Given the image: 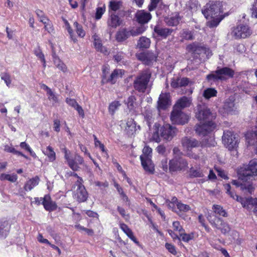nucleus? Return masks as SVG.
<instances>
[{
  "instance_id": "nucleus-1",
  "label": "nucleus",
  "mask_w": 257,
  "mask_h": 257,
  "mask_svg": "<svg viewBox=\"0 0 257 257\" xmlns=\"http://www.w3.org/2000/svg\"><path fill=\"white\" fill-rule=\"evenodd\" d=\"M216 113L212 112L205 105H198L195 117L200 122L195 126V131L200 136H206L213 132L217 128Z\"/></svg>"
},
{
  "instance_id": "nucleus-2",
  "label": "nucleus",
  "mask_w": 257,
  "mask_h": 257,
  "mask_svg": "<svg viewBox=\"0 0 257 257\" xmlns=\"http://www.w3.org/2000/svg\"><path fill=\"white\" fill-rule=\"evenodd\" d=\"M181 144L183 148L186 149V156L190 159L198 160L202 154L201 149H197L199 147L202 148L203 145L200 141L195 139H190L187 137L181 140Z\"/></svg>"
},
{
  "instance_id": "nucleus-3",
  "label": "nucleus",
  "mask_w": 257,
  "mask_h": 257,
  "mask_svg": "<svg viewBox=\"0 0 257 257\" xmlns=\"http://www.w3.org/2000/svg\"><path fill=\"white\" fill-rule=\"evenodd\" d=\"M239 179L242 181H249L257 179V160H252L248 165H243L237 171Z\"/></svg>"
},
{
  "instance_id": "nucleus-4",
  "label": "nucleus",
  "mask_w": 257,
  "mask_h": 257,
  "mask_svg": "<svg viewBox=\"0 0 257 257\" xmlns=\"http://www.w3.org/2000/svg\"><path fill=\"white\" fill-rule=\"evenodd\" d=\"M155 126L157 130L154 133L153 138L156 142H160L161 140L160 136L167 141H171L176 135V127L172 126L169 124H165L159 128V124L155 123Z\"/></svg>"
},
{
  "instance_id": "nucleus-5",
  "label": "nucleus",
  "mask_w": 257,
  "mask_h": 257,
  "mask_svg": "<svg viewBox=\"0 0 257 257\" xmlns=\"http://www.w3.org/2000/svg\"><path fill=\"white\" fill-rule=\"evenodd\" d=\"M202 13L206 19L224 15L221 3L219 1H209L202 9Z\"/></svg>"
},
{
  "instance_id": "nucleus-6",
  "label": "nucleus",
  "mask_w": 257,
  "mask_h": 257,
  "mask_svg": "<svg viewBox=\"0 0 257 257\" xmlns=\"http://www.w3.org/2000/svg\"><path fill=\"white\" fill-rule=\"evenodd\" d=\"M234 71L228 67H217L215 71H212L206 76V79L208 82H216L219 80L224 81L229 78H233Z\"/></svg>"
},
{
  "instance_id": "nucleus-7",
  "label": "nucleus",
  "mask_w": 257,
  "mask_h": 257,
  "mask_svg": "<svg viewBox=\"0 0 257 257\" xmlns=\"http://www.w3.org/2000/svg\"><path fill=\"white\" fill-rule=\"evenodd\" d=\"M151 77V73L149 69H145L139 73L133 82L134 89L139 92H145Z\"/></svg>"
},
{
  "instance_id": "nucleus-8",
  "label": "nucleus",
  "mask_w": 257,
  "mask_h": 257,
  "mask_svg": "<svg viewBox=\"0 0 257 257\" xmlns=\"http://www.w3.org/2000/svg\"><path fill=\"white\" fill-rule=\"evenodd\" d=\"M207 218L213 227L220 230L223 234L228 233L231 227L227 222L215 215H208Z\"/></svg>"
},
{
  "instance_id": "nucleus-9",
  "label": "nucleus",
  "mask_w": 257,
  "mask_h": 257,
  "mask_svg": "<svg viewBox=\"0 0 257 257\" xmlns=\"http://www.w3.org/2000/svg\"><path fill=\"white\" fill-rule=\"evenodd\" d=\"M188 166V163L186 159L178 156L173 157L169 161V170L171 173L180 172L185 170Z\"/></svg>"
},
{
  "instance_id": "nucleus-10",
  "label": "nucleus",
  "mask_w": 257,
  "mask_h": 257,
  "mask_svg": "<svg viewBox=\"0 0 257 257\" xmlns=\"http://www.w3.org/2000/svg\"><path fill=\"white\" fill-rule=\"evenodd\" d=\"M252 34V30L248 25L239 24L232 29L231 34L235 39H241L248 38Z\"/></svg>"
},
{
  "instance_id": "nucleus-11",
  "label": "nucleus",
  "mask_w": 257,
  "mask_h": 257,
  "mask_svg": "<svg viewBox=\"0 0 257 257\" xmlns=\"http://www.w3.org/2000/svg\"><path fill=\"white\" fill-rule=\"evenodd\" d=\"M222 138L223 144L229 151H232L238 147V139L233 132L229 130L224 131Z\"/></svg>"
},
{
  "instance_id": "nucleus-12",
  "label": "nucleus",
  "mask_w": 257,
  "mask_h": 257,
  "mask_svg": "<svg viewBox=\"0 0 257 257\" xmlns=\"http://www.w3.org/2000/svg\"><path fill=\"white\" fill-rule=\"evenodd\" d=\"M170 119L173 124L183 125L188 122L189 117L181 110L173 109L171 113Z\"/></svg>"
},
{
  "instance_id": "nucleus-13",
  "label": "nucleus",
  "mask_w": 257,
  "mask_h": 257,
  "mask_svg": "<svg viewBox=\"0 0 257 257\" xmlns=\"http://www.w3.org/2000/svg\"><path fill=\"white\" fill-rule=\"evenodd\" d=\"M175 30L172 28L163 27L160 25H157L154 28V32L157 37L165 39L172 35Z\"/></svg>"
},
{
  "instance_id": "nucleus-14",
  "label": "nucleus",
  "mask_w": 257,
  "mask_h": 257,
  "mask_svg": "<svg viewBox=\"0 0 257 257\" xmlns=\"http://www.w3.org/2000/svg\"><path fill=\"white\" fill-rule=\"evenodd\" d=\"M183 17L180 15V13L176 12L172 13L170 16L165 18L164 21L166 25L170 27L177 26Z\"/></svg>"
},
{
  "instance_id": "nucleus-15",
  "label": "nucleus",
  "mask_w": 257,
  "mask_h": 257,
  "mask_svg": "<svg viewBox=\"0 0 257 257\" xmlns=\"http://www.w3.org/2000/svg\"><path fill=\"white\" fill-rule=\"evenodd\" d=\"M88 193L85 188L76 189L73 193V198L79 203L86 202L88 198Z\"/></svg>"
},
{
  "instance_id": "nucleus-16",
  "label": "nucleus",
  "mask_w": 257,
  "mask_h": 257,
  "mask_svg": "<svg viewBox=\"0 0 257 257\" xmlns=\"http://www.w3.org/2000/svg\"><path fill=\"white\" fill-rule=\"evenodd\" d=\"M42 204L43 205L44 209L49 212L55 211L58 208L56 202L52 200L49 194H46L43 197Z\"/></svg>"
},
{
  "instance_id": "nucleus-17",
  "label": "nucleus",
  "mask_w": 257,
  "mask_h": 257,
  "mask_svg": "<svg viewBox=\"0 0 257 257\" xmlns=\"http://www.w3.org/2000/svg\"><path fill=\"white\" fill-rule=\"evenodd\" d=\"M124 70L123 69H115L111 73L109 77L106 79H102L101 81V84L110 83L111 84H114L119 76L120 77L124 74Z\"/></svg>"
},
{
  "instance_id": "nucleus-18",
  "label": "nucleus",
  "mask_w": 257,
  "mask_h": 257,
  "mask_svg": "<svg viewBox=\"0 0 257 257\" xmlns=\"http://www.w3.org/2000/svg\"><path fill=\"white\" fill-rule=\"evenodd\" d=\"M152 15L145 10H139L135 14L137 22L141 25L147 24L152 19Z\"/></svg>"
},
{
  "instance_id": "nucleus-19",
  "label": "nucleus",
  "mask_w": 257,
  "mask_h": 257,
  "mask_svg": "<svg viewBox=\"0 0 257 257\" xmlns=\"http://www.w3.org/2000/svg\"><path fill=\"white\" fill-rule=\"evenodd\" d=\"M191 103L192 99L191 97L183 96L178 99L173 107V109L182 111L183 109L189 107Z\"/></svg>"
},
{
  "instance_id": "nucleus-20",
  "label": "nucleus",
  "mask_w": 257,
  "mask_h": 257,
  "mask_svg": "<svg viewBox=\"0 0 257 257\" xmlns=\"http://www.w3.org/2000/svg\"><path fill=\"white\" fill-rule=\"evenodd\" d=\"M171 102L169 93H165L160 95L158 101V108L159 109L165 110L170 105Z\"/></svg>"
},
{
  "instance_id": "nucleus-21",
  "label": "nucleus",
  "mask_w": 257,
  "mask_h": 257,
  "mask_svg": "<svg viewBox=\"0 0 257 257\" xmlns=\"http://www.w3.org/2000/svg\"><path fill=\"white\" fill-rule=\"evenodd\" d=\"M141 165L144 170L150 174H153L155 172V166L151 158H144L140 157Z\"/></svg>"
},
{
  "instance_id": "nucleus-22",
  "label": "nucleus",
  "mask_w": 257,
  "mask_h": 257,
  "mask_svg": "<svg viewBox=\"0 0 257 257\" xmlns=\"http://www.w3.org/2000/svg\"><path fill=\"white\" fill-rule=\"evenodd\" d=\"M238 202H239L243 207L247 209H251L253 206L257 207V198H243L240 197Z\"/></svg>"
},
{
  "instance_id": "nucleus-23",
  "label": "nucleus",
  "mask_w": 257,
  "mask_h": 257,
  "mask_svg": "<svg viewBox=\"0 0 257 257\" xmlns=\"http://www.w3.org/2000/svg\"><path fill=\"white\" fill-rule=\"evenodd\" d=\"M119 227L135 244L137 245H140V242L134 236L133 231L129 228L127 225L124 223H120L119 224Z\"/></svg>"
},
{
  "instance_id": "nucleus-24",
  "label": "nucleus",
  "mask_w": 257,
  "mask_h": 257,
  "mask_svg": "<svg viewBox=\"0 0 257 257\" xmlns=\"http://www.w3.org/2000/svg\"><path fill=\"white\" fill-rule=\"evenodd\" d=\"M62 152L64 154V158L67 161V164L69 167L72 170H76L78 167L76 164L75 163V160L72 158H70V156L71 154L70 151L67 149L66 147H64L62 149Z\"/></svg>"
},
{
  "instance_id": "nucleus-25",
  "label": "nucleus",
  "mask_w": 257,
  "mask_h": 257,
  "mask_svg": "<svg viewBox=\"0 0 257 257\" xmlns=\"http://www.w3.org/2000/svg\"><path fill=\"white\" fill-rule=\"evenodd\" d=\"M92 37L94 39V46L95 49L97 51L102 53L105 55L108 54V52L106 48L102 46L101 41L98 36L96 34H94Z\"/></svg>"
},
{
  "instance_id": "nucleus-26",
  "label": "nucleus",
  "mask_w": 257,
  "mask_h": 257,
  "mask_svg": "<svg viewBox=\"0 0 257 257\" xmlns=\"http://www.w3.org/2000/svg\"><path fill=\"white\" fill-rule=\"evenodd\" d=\"M40 182V178L38 176L30 179L25 184L24 189L25 191H31L35 187L39 184Z\"/></svg>"
},
{
  "instance_id": "nucleus-27",
  "label": "nucleus",
  "mask_w": 257,
  "mask_h": 257,
  "mask_svg": "<svg viewBox=\"0 0 257 257\" xmlns=\"http://www.w3.org/2000/svg\"><path fill=\"white\" fill-rule=\"evenodd\" d=\"M131 36L130 31L126 29L119 30L116 34V40L118 42H122L128 39Z\"/></svg>"
},
{
  "instance_id": "nucleus-28",
  "label": "nucleus",
  "mask_w": 257,
  "mask_h": 257,
  "mask_svg": "<svg viewBox=\"0 0 257 257\" xmlns=\"http://www.w3.org/2000/svg\"><path fill=\"white\" fill-rule=\"evenodd\" d=\"M204 47L200 46L197 42H193L186 46V50L188 52L193 54H200L203 50Z\"/></svg>"
},
{
  "instance_id": "nucleus-29",
  "label": "nucleus",
  "mask_w": 257,
  "mask_h": 257,
  "mask_svg": "<svg viewBox=\"0 0 257 257\" xmlns=\"http://www.w3.org/2000/svg\"><path fill=\"white\" fill-rule=\"evenodd\" d=\"M234 99L232 97H229L225 101L223 108L225 112L230 113L234 110Z\"/></svg>"
},
{
  "instance_id": "nucleus-30",
  "label": "nucleus",
  "mask_w": 257,
  "mask_h": 257,
  "mask_svg": "<svg viewBox=\"0 0 257 257\" xmlns=\"http://www.w3.org/2000/svg\"><path fill=\"white\" fill-rule=\"evenodd\" d=\"M107 23L109 26L115 28L121 25V21L117 15L112 14L110 16Z\"/></svg>"
},
{
  "instance_id": "nucleus-31",
  "label": "nucleus",
  "mask_w": 257,
  "mask_h": 257,
  "mask_svg": "<svg viewBox=\"0 0 257 257\" xmlns=\"http://www.w3.org/2000/svg\"><path fill=\"white\" fill-rule=\"evenodd\" d=\"M53 62L56 67L63 73L67 71L66 65L55 54L53 55Z\"/></svg>"
},
{
  "instance_id": "nucleus-32",
  "label": "nucleus",
  "mask_w": 257,
  "mask_h": 257,
  "mask_svg": "<svg viewBox=\"0 0 257 257\" xmlns=\"http://www.w3.org/2000/svg\"><path fill=\"white\" fill-rule=\"evenodd\" d=\"M204 176L202 170L200 167L194 168L191 167L189 170V177L190 178H202Z\"/></svg>"
},
{
  "instance_id": "nucleus-33",
  "label": "nucleus",
  "mask_w": 257,
  "mask_h": 257,
  "mask_svg": "<svg viewBox=\"0 0 257 257\" xmlns=\"http://www.w3.org/2000/svg\"><path fill=\"white\" fill-rule=\"evenodd\" d=\"M180 37L181 38V41L183 40H192L194 37L193 32L188 29H184L180 32Z\"/></svg>"
},
{
  "instance_id": "nucleus-34",
  "label": "nucleus",
  "mask_w": 257,
  "mask_h": 257,
  "mask_svg": "<svg viewBox=\"0 0 257 257\" xmlns=\"http://www.w3.org/2000/svg\"><path fill=\"white\" fill-rule=\"evenodd\" d=\"M10 229V225L8 220L0 222V235H7Z\"/></svg>"
},
{
  "instance_id": "nucleus-35",
  "label": "nucleus",
  "mask_w": 257,
  "mask_h": 257,
  "mask_svg": "<svg viewBox=\"0 0 257 257\" xmlns=\"http://www.w3.org/2000/svg\"><path fill=\"white\" fill-rule=\"evenodd\" d=\"M225 15L218 16L216 17H213L211 20L208 22L207 26L210 28H213L217 27L220 22L224 18Z\"/></svg>"
},
{
  "instance_id": "nucleus-36",
  "label": "nucleus",
  "mask_w": 257,
  "mask_h": 257,
  "mask_svg": "<svg viewBox=\"0 0 257 257\" xmlns=\"http://www.w3.org/2000/svg\"><path fill=\"white\" fill-rule=\"evenodd\" d=\"M43 153L47 156L50 162H52L56 160V153L51 146H48L47 147L46 151L43 152Z\"/></svg>"
},
{
  "instance_id": "nucleus-37",
  "label": "nucleus",
  "mask_w": 257,
  "mask_h": 257,
  "mask_svg": "<svg viewBox=\"0 0 257 257\" xmlns=\"http://www.w3.org/2000/svg\"><path fill=\"white\" fill-rule=\"evenodd\" d=\"M137 98L135 95L130 96L124 103L126 104L127 108L130 110H134L136 104Z\"/></svg>"
},
{
  "instance_id": "nucleus-38",
  "label": "nucleus",
  "mask_w": 257,
  "mask_h": 257,
  "mask_svg": "<svg viewBox=\"0 0 257 257\" xmlns=\"http://www.w3.org/2000/svg\"><path fill=\"white\" fill-rule=\"evenodd\" d=\"M151 44V40L150 39L146 37H141L138 43V45L140 48L148 49L150 47Z\"/></svg>"
},
{
  "instance_id": "nucleus-39",
  "label": "nucleus",
  "mask_w": 257,
  "mask_h": 257,
  "mask_svg": "<svg viewBox=\"0 0 257 257\" xmlns=\"http://www.w3.org/2000/svg\"><path fill=\"white\" fill-rule=\"evenodd\" d=\"M212 210L213 212L219 216L227 217V213L223 207L219 205L214 204L213 205Z\"/></svg>"
},
{
  "instance_id": "nucleus-40",
  "label": "nucleus",
  "mask_w": 257,
  "mask_h": 257,
  "mask_svg": "<svg viewBox=\"0 0 257 257\" xmlns=\"http://www.w3.org/2000/svg\"><path fill=\"white\" fill-rule=\"evenodd\" d=\"M121 103L119 101L114 100L111 102L108 106V112L111 115H113L115 111L118 109L119 107L120 106Z\"/></svg>"
},
{
  "instance_id": "nucleus-41",
  "label": "nucleus",
  "mask_w": 257,
  "mask_h": 257,
  "mask_svg": "<svg viewBox=\"0 0 257 257\" xmlns=\"http://www.w3.org/2000/svg\"><path fill=\"white\" fill-rule=\"evenodd\" d=\"M18 179V176L16 174H13L12 175L2 173L0 175V180H8L11 182H15Z\"/></svg>"
},
{
  "instance_id": "nucleus-42",
  "label": "nucleus",
  "mask_w": 257,
  "mask_h": 257,
  "mask_svg": "<svg viewBox=\"0 0 257 257\" xmlns=\"http://www.w3.org/2000/svg\"><path fill=\"white\" fill-rule=\"evenodd\" d=\"M217 91L213 88H208L203 91V96L206 99H209L211 97L216 96Z\"/></svg>"
},
{
  "instance_id": "nucleus-43",
  "label": "nucleus",
  "mask_w": 257,
  "mask_h": 257,
  "mask_svg": "<svg viewBox=\"0 0 257 257\" xmlns=\"http://www.w3.org/2000/svg\"><path fill=\"white\" fill-rule=\"evenodd\" d=\"M74 27L75 28V31L78 37L83 38L85 36V32L82 26L77 22L74 23Z\"/></svg>"
},
{
  "instance_id": "nucleus-44",
  "label": "nucleus",
  "mask_w": 257,
  "mask_h": 257,
  "mask_svg": "<svg viewBox=\"0 0 257 257\" xmlns=\"http://www.w3.org/2000/svg\"><path fill=\"white\" fill-rule=\"evenodd\" d=\"M224 187L226 190V193L230 197L238 201L240 196L237 195L234 191L231 190L230 185L229 184H226L224 185Z\"/></svg>"
},
{
  "instance_id": "nucleus-45",
  "label": "nucleus",
  "mask_w": 257,
  "mask_h": 257,
  "mask_svg": "<svg viewBox=\"0 0 257 257\" xmlns=\"http://www.w3.org/2000/svg\"><path fill=\"white\" fill-rule=\"evenodd\" d=\"M146 30V27L142 25L137 27L135 29L130 30L131 36H137L143 33Z\"/></svg>"
},
{
  "instance_id": "nucleus-46",
  "label": "nucleus",
  "mask_w": 257,
  "mask_h": 257,
  "mask_svg": "<svg viewBox=\"0 0 257 257\" xmlns=\"http://www.w3.org/2000/svg\"><path fill=\"white\" fill-rule=\"evenodd\" d=\"M179 236L181 237L182 241L185 242H188L190 240L193 239L194 238V233L191 232L190 233L187 234L185 232H181Z\"/></svg>"
},
{
  "instance_id": "nucleus-47",
  "label": "nucleus",
  "mask_w": 257,
  "mask_h": 257,
  "mask_svg": "<svg viewBox=\"0 0 257 257\" xmlns=\"http://www.w3.org/2000/svg\"><path fill=\"white\" fill-rule=\"evenodd\" d=\"M64 22L66 27V29L70 35L71 39L74 43H76L77 42V40L76 38L74 36L73 31L71 28L70 25L66 20H64Z\"/></svg>"
},
{
  "instance_id": "nucleus-48",
  "label": "nucleus",
  "mask_w": 257,
  "mask_h": 257,
  "mask_svg": "<svg viewBox=\"0 0 257 257\" xmlns=\"http://www.w3.org/2000/svg\"><path fill=\"white\" fill-rule=\"evenodd\" d=\"M152 155V149L148 146H145L143 149V155L140 157L144 158H151Z\"/></svg>"
},
{
  "instance_id": "nucleus-49",
  "label": "nucleus",
  "mask_w": 257,
  "mask_h": 257,
  "mask_svg": "<svg viewBox=\"0 0 257 257\" xmlns=\"http://www.w3.org/2000/svg\"><path fill=\"white\" fill-rule=\"evenodd\" d=\"M121 5V2L110 1L108 6L109 10L116 12L120 9Z\"/></svg>"
},
{
  "instance_id": "nucleus-50",
  "label": "nucleus",
  "mask_w": 257,
  "mask_h": 257,
  "mask_svg": "<svg viewBox=\"0 0 257 257\" xmlns=\"http://www.w3.org/2000/svg\"><path fill=\"white\" fill-rule=\"evenodd\" d=\"M1 79L4 80L7 86L9 87L11 84V76L8 72H4L1 74Z\"/></svg>"
},
{
  "instance_id": "nucleus-51",
  "label": "nucleus",
  "mask_w": 257,
  "mask_h": 257,
  "mask_svg": "<svg viewBox=\"0 0 257 257\" xmlns=\"http://www.w3.org/2000/svg\"><path fill=\"white\" fill-rule=\"evenodd\" d=\"M75 160V163L77 166V169L76 170H73V171H78L80 167L79 165H82L84 164V161L82 157H81L80 155L76 154L74 156V158L73 159Z\"/></svg>"
},
{
  "instance_id": "nucleus-52",
  "label": "nucleus",
  "mask_w": 257,
  "mask_h": 257,
  "mask_svg": "<svg viewBox=\"0 0 257 257\" xmlns=\"http://www.w3.org/2000/svg\"><path fill=\"white\" fill-rule=\"evenodd\" d=\"M177 208L180 211L184 212H186L191 209L189 205L183 204L181 202H178L176 204Z\"/></svg>"
},
{
  "instance_id": "nucleus-53",
  "label": "nucleus",
  "mask_w": 257,
  "mask_h": 257,
  "mask_svg": "<svg viewBox=\"0 0 257 257\" xmlns=\"http://www.w3.org/2000/svg\"><path fill=\"white\" fill-rule=\"evenodd\" d=\"M75 227L76 228H77L79 230H82V231H85L88 235L92 236L94 234V231L93 229L84 227V226L81 225L79 224H76L75 225Z\"/></svg>"
},
{
  "instance_id": "nucleus-54",
  "label": "nucleus",
  "mask_w": 257,
  "mask_h": 257,
  "mask_svg": "<svg viewBox=\"0 0 257 257\" xmlns=\"http://www.w3.org/2000/svg\"><path fill=\"white\" fill-rule=\"evenodd\" d=\"M252 181H247L248 182L247 185L241 184V188L243 190H246L249 193L251 194L254 191V188L253 187L251 183Z\"/></svg>"
},
{
  "instance_id": "nucleus-55",
  "label": "nucleus",
  "mask_w": 257,
  "mask_h": 257,
  "mask_svg": "<svg viewBox=\"0 0 257 257\" xmlns=\"http://www.w3.org/2000/svg\"><path fill=\"white\" fill-rule=\"evenodd\" d=\"M105 11V7H98L96 10L95 18L96 20H99L101 18L102 15Z\"/></svg>"
},
{
  "instance_id": "nucleus-56",
  "label": "nucleus",
  "mask_w": 257,
  "mask_h": 257,
  "mask_svg": "<svg viewBox=\"0 0 257 257\" xmlns=\"http://www.w3.org/2000/svg\"><path fill=\"white\" fill-rule=\"evenodd\" d=\"M173 227L174 231L179 232V234L182 232H185L184 229L180 225V222L178 221H174L173 222Z\"/></svg>"
},
{
  "instance_id": "nucleus-57",
  "label": "nucleus",
  "mask_w": 257,
  "mask_h": 257,
  "mask_svg": "<svg viewBox=\"0 0 257 257\" xmlns=\"http://www.w3.org/2000/svg\"><path fill=\"white\" fill-rule=\"evenodd\" d=\"M165 246L168 251L171 253L172 254L174 255L177 254V252L176 249V247L173 244L167 242L165 243Z\"/></svg>"
},
{
  "instance_id": "nucleus-58",
  "label": "nucleus",
  "mask_w": 257,
  "mask_h": 257,
  "mask_svg": "<svg viewBox=\"0 0 257 257\" xmlns=\"http://www.w3.org/2000/svg\"><path fill=\"white\" fill-rule=\"evenodd\" d=\"M159 167L161 168L164 172H167L168 171L169 167L168 165V160L166 158H163L161 161Z\"/></svg>"
},
{
  "instance_id": "nucleus-59",
  "label": "nucleus",
  "mask_w": 257,
  "mask_h": 257,
  "mask_svg": "<svg viewBox=\"0 0 257 257\" xmlns=\"http://www.w3.org/2000/svg\"><path fill=\"white\" fill-rule=\"evenodd\" d=\"M190 82V79L187 77H179V87H182L187 86Z\"/></svg>"
},
{
  "instance_id": "nucleus-60",
  "label": "nucleus",
  "mask_w": 257,
  "mask_h": 257,
  "mask_svg": "<svg viewBox=\"0 0 257 257\" xmlns=\"http://www.w3.org/2000/svg\"><path fill=\"white\" fill-rule=\"evenodd\" d=\"M35 55L41 60L45 58V56L40 46L34 50Z\"/></svg>"
},
{
  "instance_id": "nucleus-61",
  "label": "nucleus",
  "mask_w": 257,
  "mask_h": 257,
  "mask_svg": "<svg viewBox=\"0 0 257 257\" xmlns=\"http://www.w3.org/2000/svg\"><path fill=\"white\" fill-rule=\"evenodd\" d=\"M110 70L109 66L103 65L102 68V79H106L107 75L109 73Z\"/></svg>"
},
{
  "instance_id": "nucleus-62",
  "label": "nucleus",
  "mask_w": 257,
  "mask_h": 257,
  "mask_svg": "<svg viewBox=\"0 0 257 257\" xmlns=\"http://www.w3.org/2000/svg\"><path fill=\"white\" fill-rule=\"evenodd\" d=\"M170 84L171 86L174 89L179 88V77L172 78Z\"/></svg>"
},
{
  "instance_id": "nucleus-63",
  "label": "nucleus",
  "mask_w": 257,
  "mask_h": 257,
  "mask_svg": "<svg viewBox=\"0 0 257 257\" xmlns=\"http://www.w3.org/2000/svg\"><path fill=\"white\" fill-rule=\"evenodd\" d=\"M66 102L69 105L73 107L74 108H75V107L77 106L78 104H79L76 100L73 98H66Z\"/></svg>"
},
{
  "instance_id": "nucleus-64",
  "label": "nucleus",
  "mask_w": 257,
  "mask_h": 257,
  "mask_svg": "<svg viewBox=\"0 0 257 257\" xmlns=\"http://www.w3.org/2000/svg\"><path fill=\"white\" fill-rule=\"evenodd\" d=\"M251 11L252 17L257 18V0L254 1Z\"/></svg>"
}]
</instances>
